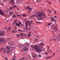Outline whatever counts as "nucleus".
Wrapping results in <instances>:
<instances>
[{
  "mask_svg": "<svg viewBox=\"0 0 60 60\" xmlns=\"http://www.w3.org/2000/svg\"><path fill=\"white\" fill-rule=\"evenodd\" d=\"M43 42H42L41 43L39 44V46L38 45H32L31 47L32 49H35L37 51V52H38L39 51H41V48L43 47Z\"/></svg>",
  "mask_w": 60,
  "mask_h": 60,
  "instance_id": "nucleus-1",
  "label": "nucleus"
},
{
  "mask_svg": "<svg viewBox=\"0 0 60 60\" xmlns=\"http://www.w3.org/2000/svg\"><path fill=\"white\" fill-rule=\"evenodd\" d=\"M34 15V16H35L36 17L37 19H38L45 18V14L42 12H39V13H37Z\"/></svg>",
  "mask_w": 60,
  "mask_h": 60,
  "instance_id": "nucleus-2",
  "label": "nucleus"
},
{
  "mask_svg": "<svg viewBox=\"0 0 60 60\" xmlns=\"http://www.w3.org/2000/svg\"><path fill=\"white\" fill-rule=\"evenodd\" d=\"M30 23V21L28 20L26 22H25L26 24V30H27L28 29L27 25H29L30 26L31 25V23Z\"/></svg>",
  "mask_w": 60,
  "mask_h": 60,
  "instance_id": "nucleus-3",
  "label": "nucleus"
},
{
  "mask_svg": "<svg viewBox=\"0 0 60 60\" xmlns=\"http://www.w3.org/2000/svg\"><path fill=\"white\" fill-rule=\"evenodd\" d=\"M52 28L53 29L55 30L56 32H57L58 31V28L56 26V25L53 26L52 27Z\"/></svg>",
  "mask_w": 60,
  "mask_h": 60,
  "instance_id": "nucleus-4",
  "label": "nucleus"
},
{
  "mask_svg": "<svg viewBox=\"0 0 60 60\" xmlns=\"http://www.w3.org/2000/svg\"><path fill=\"white\" fill-rule=\"evenodd\" d=\"M8 43L9 45H12V46L14 45V43H13V41H10Z\"/></svg>",
  "mask_w": 60,
  "mask_h": 60,
  "instance_id": "nucleus-5",
  "label": "nucleus"
},
{
  "mask_svg": "<svg viewBox=\"0 0 60 60\" xmlns=\"http://www.w3.org/2000/svg\"><path fill=\"white\" fill-rule=\"evenodd\" d=\"M4 38L3 37L1 38L0 39V43H2L3 44L4 43H1L3 41H4Z\"/></svg>",
  "mask_w": 60,
  "mask_h": 60,
  "instance_id": "nucleus-6",
  "label": "nucleus"
},
{
  "mask_svg": "<svg viewBox=\"0 0 60 60\" xmlns=\"http://www.w3.org/2000/svg\"><path fill=\"white\" fill-rule=\"evenodd\" d=\"M7 48L9 50H11L12 49V47L11 46H7Z\"/></svg>",
  "mask_w": 60,
  "mask_h": 60,
  "instance_id": "nucleus-7",
  "label": "nucleus"
},
{
  "mask_svg": "<svg viewBox=\"0 0 60 60\" xmlns=\"http://www.w3.org/2000/svg\"><path fill=\"white\" fill-rule=\"evenodd\" d=\"M24 47H29L30 46V44L28 43H25L24 44Z\"/></svg>",
  "mask_w": 60,
  "mask_h": 60,
  "instance_id": "nucleus-8",
  "label": "nucleus"
},
{
  "mask_svg": "<svg viewBox=\"0 0 60 60\" xmlns=\"http://www.w3.org/2000/svg\"><path fill=\"white\" fill-rule=\"evenodd\" d=\"M4 34V31H3L1 33V31H0V35L1 36H3V34Z\"/></svg>",
  "mask_w": 60,
  "mask_h": 60,
  "instance_id": "nucleus-9",
  "label": "nucleus"
},
{
  "mask_svg": "<svg viewBox=\"0 0 60 60\" xmlns=\"http://www.w3.org/2000/svg\"><path fill=\"white\" fill-rule=\"evenodd\" d=\"M14 4V0H10L9 4Z\"/></svg>",
  "mask_w": 60,
  "mask_h": 60,
  "instance_id": "nucleus-10",
  "label": "nucleus"
},
{
  "mask_svg": "<svg viewBox=\"0 0 60 60\" xmlns=\"http://www.w3.org/2000/svg\"><path fill=\"white\" fill-rule=\"evenodd\" d=\"M4 48H1L0 49V51H4Z\"/></svg>",
  "mask_w": 60,
  "mask_h": 60,
  "instance_id": "nucleus-11",
  "label": "nucleus"
},
{
  "mask_svg": "<svg viewBox=\"0 0 60 60\" xmlns=\"http://www.w3.org/2000/svg\"><path fill=\"white\" fill-rule=\"evenodd\" d=\"M4 11H5L6 12V13H9V12H8V11L6 9H5L4 10Z\"/></svg>",
  "mask_w": 60,
  "mask_h": 60,
  "instance_id": "nucleus-12",
  "label": "nucleus"
},
{
  "mask_svg": "<svg viewBox=\"0 0 60 60\" xmlns=\"http://www.w3.org/2000/svg\"><path fill=\"white\" fill-rule=\"evenodd\" d=\"M23 50H25V51H26L28 49L27 48H23Z\"/></svg>",
  "mask_w": 60,
  "mask_h": 60,
  "instance_id": "nucleus-13",
  "label": "nucleus"
},
{
  "mask_svg": "<svg viewBox=\"0 0 60 60\" xmlns=\"http://www.w3.org/2000/svg\"><path fill=\"white\" fill-rule=\"evenodd\" d=\"M7 52L8 53V54H10L11 53V52L10 51H7Z\"/></svg>",
  "mask_w": 60,
  "mask_h": 60,
  "instance_id": "nucleus-14",
  "label": "nucleus"
},
{
  "mask_svg": "<svg viewBox=\"0 0 60 60\" xmlns=\"http://www.w3.org/2000/svg\"><path fill=\"white\" fill-rule=\"evenodd\" d=\"M19 46L20 48H21L22 46V44H19Z\"/></svg>",
  "mask_w": 60,
  "mask_h": 60,
  "instance_id": "nucleus-15",
  "label": "nucleus"
},
{
  "mask_svg": "<svg viewBox=\"0 0 60 60\" xmlns=\"http://www.w3.org/2000/svg\"><path fill=\"white\" fill-rule=\"evenodd\" d=\"M51 20L52 21H54V20H55L54 18H51Z\"/></svg>",
  "mask_w": 60,
  "mask_h": 60,
  "instance_id": "nucleus-16",
  "label": "nucleus"
},
{
  "mask_svg": "<svg viewBox=\"0 0 60 60\" xmlns=\"http://www.w3.org/2000/svg\"><path fill=\"white\" fill-rule=\"evenodd\" d=\"M48 11H49V13H50L51 12V11H52L51 10L49 9H48Z\"/></svg>",
  "mask_w": 60,
  "mask_h": 60,
  "instance_id": "nucleus-17",
  "label": "nucleus"
},
{
  "mask_svg": "<svg viewBox=\"0 0 60 60\" xmlns=\"http://www.w3.org/2000/svg\"><path fill=\"white\" fill-rule=\"evenodd\" d=\"M33 56L34 58H36V56H35V55L34 54L33 55Z\"/></svg>",
  "mask_w": 60,
  "mask_h": 60,
  "instance_id": "nucleus-18",
  "label": "nucleus"
},
{
  "mask_svg": "<svg viewBox=\"0 0 60 60\" xmlns=\"http://www.w3.org/2000/svg\"><path fill=\"white\" fill-rule=\"evenodd\" d=\"M13 33H16L17 32V30H15L14 31H13Z\"/></svg>",
  "mask_w": 60,
  "mask_h": 60,
  "instance_id": "nucleus-19",
  "label": "nucleus"
},
{
  "mask_svg": "<svg viewBox=\"0 0 60 60\" xmlns=\"http://www.w3.org/2000/svg\"><path fill=\"white\" fill-rule=\"evenodd\" d=\"M9 14H10V15H13V13H12L11 12H9Z\"/></svg>",
  "mask_w": 60,
  "mask_h": 60,
  "instance_id": "nucleus-20",
  "label": "nucleus"
},
{
  "mask_svg": "<svg viewBox=\"0 0 60 60\" xmlns=\"http://www.w3.org/2000/svg\"><path fill=\"white\" fill-rule=\"evenodd\" d=\"M38 39L36 38L34 40V41H38Z\"/></svg>",
  "mask_w": 60,
  "mask_h": 60,
  "instance_id": "nucleus-21",
  "label": "nucleus"
},
{
  "mask_svg": "<svg viewBox=\"0 0 60 60\" xmlns=\"http://www.w3.org/2000/svg\"><path fill=\"white\" fill-rule=\"evenodd\" d=\"M28 35L29 37H30L31 36V34H30V33L29 34H29H28Z\"/></svg>",
  "mask_w": 60,
  "mask_h": 60,
  "instance_id": "nucleus-22",
  "label": "nucleus"
},
{
  "mask_svg": "<svg viewBox=\"0 0 60 60\" xmlns=\"http://www.w3.org/2000/svg\"><path fill=\"white\" fill-rule=\"evenodd\" d=\"M23 17H26L27 16L26 15H23Z\"/></svg>",
  "mask_w": 60,
  "mask_h": 60,
  "instance_id": "nucleus-23",
  "label": "nucleus"
},
{
  "mask_svg": "<svg viewBox=\"0 0 60 60\" xmlns=\"http://www.w3.org/2000/svg\"><path fill=\"white\" fill-rule=\"evenodd\" d=\"M12 17H13V18H16V17H17L16 16L14 15H13Z\"/></svg>",
  "mask_w": 60,
  "mask_h": 60,
  "instance_id": "nucleus-24",
  "label": "nucleus"
},
{
  "mask_svg": "<svg viewBox=\"0 0 60 60\" xmlns=\"http://www.w3.org/2000/svg\"><path fill=\"white\" fill-rule=\"evenodd\" d=\"M19 31H20V32H22V30H18Z\"/></svg>",
  "mask_w": 60,
  "mask_h": 60,
  "instance_id": "nucleus-25",
  "label": "nucleus"
},
{
  "mask_svg": "<svg viewBox=\"0 0 60 60\" xmlns=\"http://www.w3.org/2000/svg\"><path fill=\"white\" fill-rule=\"evenodd\" d=\"M11 28L9 27L8 28V30H11Z\"/></svg>",
  "mask_w": 60,
  "mask_h": 60,
  "instance_id": "nucleus-26",
  "label": "nucleus"
},
{
  "mask_svg": "<svg viewBox=\"0 0 60 60\" xmlns=\"http://www.w3.org/2000/svg\"><path fill=\"white\" fill-rule=\"evenodd\" d=\"M52 23H49L48 24V25L49 26V25H52Z\"/></svg>",
  "mask_w": 60,
  "mask_h": 60,
  "instance_id": "nucleus-27",
  "label": "nucleus"
},
{
  "mask_svg": "<svg viewBox=\"0 0 60 60\" xmlns=\"http://www.w3.org/2000/svg\"><path fill=\"white\" fill-rule=\"evenodd\" d=\"M21 59L22 60H24V59H25V57H23L22 58H21Z\"/></svg>",
  "mask_w": 60,
  "mask_h": 60,
  "instance_id": "nucleus-28",
  "label": "nucleus"
},
{
  "mask_svg": "<svg viewBox=\"0 0 60 60\" xmlns=\"http://www.w3.org/2000/svg\"><path fill=\"white\" fill-rule=\"evenodd\" d=\"M19 0H16V2H18V3L19 2V1H19Z\"/></svg>",
  "mask_w": 60,
  "mask_h": 60,
  "instance_id": "nucleus-29",
  "label": "nucleus"
},
{
  "mask_svg": "<svg viewBox=\"0 0 60 60\" xmlns=\"http://www.w3.org/2000/svg\"><path fill=\"white\" fill-rule=\"evenodd\" d=\"M29 11H31V10H32V8H30L29 9Z\"/></svg>",
  "mask_w": 60,
  "mask_h": 60,
  "instance_id": "nucleus-30",
  "label": "nucleus"
},
{
  "mask_svg": "<svg viewBox=\"0 0 60 60\" xmlns=\"http://www.w3.org/2000/svg\"><path fill=\"white\" fill-rule=\"evenodd\" d=\"M20 36L19 35V34H17V37H19V36Z\"/></svg>",
  "mask_w": 60,
  "mask_h": 60,
  "instance_id": "nucleus-31",
  "label": "nucleus"
},
{
  "mask_svg": "<svg viewBox=\"0 0 60 60\" xmlns=\"http://www.w3.org/2000/svg\"><path fill=\"white\" fill-rule=\"evenodd\" d=\"M27 9H29V8H30V6H28L27 7Z\"/></svg>",
  "mask_w": 60,
  "mask_h": 60,
  "instance_id": "nucleus-32",
  "label": "nucleus"
},
{
  "mask_svg": "<svg viewBox=\"0 0 60 60\" xmlns=\"http://www.w3.org/2000/svg\"><path fill=\"white\" fill-rule=\"evenodd\" d=\"M31 11L29 10V11H28V13H31Z\"/></svg>",
  "mask_w": 60,
  "mask_h": 60,
  "instance_id": "nucleus-33",
  "label": "nucleus"
},
{
  "mask_svg": "<svg viewBox=\"0 0 60 60\" xmlns=\"http://www.w3.org/2000/svg\"><path fill=\"white\" fill-rule=\"evenodd\" d=\"M4 58L5 59V60H8L7 59V58H6V57H5Z\"/></svg>",
  "mask_w": 60,
  "mask_h": 60,
  "instance_id": "nucleus-34",
  "label": "nucleus"
},
{
  "mask_svg": "<svg viewBox=\"0 0 60 60\" xmlns=\"http://www.w3.org/2000/svg\"><path fill=\"white\" fill-rule=\"evenodd\" d=\"M52 41H56V39H52Z\"/></svg>",
  "mask_w": 60,
  "mask_h": 60,
  "instance_id": "nucleus-35",
  "label": "nucleus"
},
{
  "mask_svg": "<svg viewBox=\"0 0 60 60\" xmlns=\"http://www.w3.org/2000/svg\"><path fill=\"white\" fill-rule=\"evenodd\" d=\"M38 56L39 57H41V55H38Z\"/></svg>",
  "mask_w": 60,
  "mask_h": 60,
  "instance_id": "nucleus-36",
  "label": "nucleus"
},
{
  "mask_svg": "<svg viewBox=\"0 0 60 60\" xmlns=\"http://www.w3.org/2000/svg\"><path fill=\"white\" fill-rule=\"evenodd\" d=\"M20 26L21 27H22V26H23V24L21 25Z\"/></svg>",
  "mask_w": 60,
  "mask_h": 60,
  "instance_id": "nucleus-37",
  "label": "nucleus"
},
{
  "mask_svg": "<svg viewBox=\"0 0 60 60\" xmlns=\"http://www.w3.org/2000/svg\"><path fill=\"white\" fill-rule=\"evenodd\" d=\"M12 7H11L10 8V10H12Z\"/></svg>",
  "mask_w": 60,
  "mask_h": 60,
  "instance_id": "nucleus-38",
  "label": "nucleus"
},
{
  "mask_svg": "<svg viewBox=\"0 0 60 60\" xmlns=\"http://www.w3.org/2000/svg\"><path fill=\"white\" fill-rule=\"evenodd\" d=\"M19 23L20 25H21V24H22V23H21V22H20Z\"/></svg>",
  "mask_w": 60,
  "mask_h": 60,
  "instance_id": "nucleus-39",
  "label": "nucleus"
},
{
  "mask_svg": "<svg viewBox=\"0 0 60 60\" xmlns=\"http://www.w3.org/2000/svg\"><path fill=\"white\" fill-rule=\"evenodd\" d=\"M20 24L19 23H18V27H19V26H20Z\"/></svg>",
  "mask_w": 60,
  "mask_h": 60,
  "instance_id": "nucleus-40",
  "label": "nucleus"
},
{
  "mask_svg": "<svg viewBox=\"0 0 60 60\" xmlns=\"http://www.w3.org/2000/svg\"><path fill=\"white\" fill-rule=\"evenodd\" d=\"M16 26H18V23H16Z\"/></svg>",
  "mask_w": 60,
  "mask_h": 60,
  "instance_id": "nucleus-41",
  "label": "nucleus"
},
{
  "mask_svg": "<svg viewBox=\"0 0 60 60\" xmlns=\"http://www.w3.org/2000/svg\"><path fill=\"white\" fill-rule=\"evenodd\" d=\"M33 21H31L30 22V23H33Z\"/></svg>",
  "mask_w": 60,
  "mask_h": 60,
  "instance_id": "nucleus-42",
  "label": "nucleus"
},
{
  "mask_svg": "<svg viewBox=\"0 0 60 60\" xmlns=\"http://www.w3.org/2000/svg\"><path fill=\"white\" fill-rule=\"evenodd\" d=\"M14 8H15V7H17V6H14L13 7Z\"/></svg>",
  "mask_w": 60,
  "mask_h": 60,
  "instance_id": "nucleus-43",
  "label": "nucleus"
},
{
  "mask_svg": "<svg viewBox=\"0 0 60 60\" xmlns=\"http://www.w3.org/2000/svg\"><path fill=\"white\" fill-rule=\"evenodd\" d=\"M13 56V57H14V58H15V57L16 56H15V55H14V56Z\"/></svg>",
  "mask_w": 60,
  "mask_h": 60,
  "instance_id": "nucleus-44",
  "label": "nucleus"
},
{
  "mask_svg": "<svg viewBox=\"0 0 60 60\" xmlns=\"http://www.w3.org/2000/svg\"><path fill=\"white\" fill-rule=\"evenodd\" d=\"M6 52V49H5V51H4V53H5Z\"/></svg>",
  "mask_w": 60,
  "mask_h": 60,
  "instance_id": "nucleus-45",
  "label": "nucleus"
},
{
  "mask_svg": "<svg viewBox=\"0 0 60 60\" xmlns=\"http://www.w3.org/2000/svg\"><path fill=\"white\" fill-rule=\"evenodd\" d=\"M28 28V29H29V30H30V28Z\"/></svg>",
  "mask_w": 60,
  "mask_h": 60,
  "instance_id": "nucleus-46",
  "label": "nucleus"
},
{
  "mask_svg": "<svg viewBox=\"0 0 60 60\" xmlns=\"http://www.w3.org/2000/svg\"><path fill=\"white\" fill-rule=\"evenodd\" d=\"M55 53H54L53 54V55L52 56H55Z\"/></svg>",
  "mask_w": 60,
  "mask_h": 60,
  "instance_id": "nucleus-47",
  "label": "nucleus"
},
{
  "mask_svg": "<svg viewBox=\"0 0 60 60\" xmlns=\"http://www.w3.org/2000/svg\"><path fill=\"white\" fill-rule=\"evenodd\" d=\"M54 18H56V19H57V17H56V16H54Z\"/></svg>",
  "mask_w": 60,
  "mask_h": 60,
  "instance_id": "nucleus-48",
  "label": "nucleus"
},
{
  "mask_svg": "<svg viewBox=\"0 0 60 60\" xmlns=\"http://www.w3.org/2000/svg\"><path fill=\"white\" fill-rule=\"evenodd\" d=\"M58 54H60V51H59L58 52Z\"/></svg>",
  "mask_w": 60,
  "mask_h": 60,
  "instance_id": "nucleus-49",
  "label": "nucleus"
},
{
  "mask_svg": "<svg viewBox=\"0 0 60 60\" xmlns=\"http://www.w3.org/2000/svg\"><path fill=\"white\" fill-rule=\"evenodd\" d=\"M15 22H17V21L16 20H15Z\"/></svg>",
  "mask_w": 60,
  "mask_h": 60,
  "instance_id": "nucleus-50",
  "label": "nucleus"
},
{
  "mask_svg": "<svg viewBox=\"0 0 60 60\" xmlns=\"http://www.w3.org/2000/svg\"><path fill=\"white\" fill-rule=\"evenodd\" d=\"M17 16L18 17H20V16H21V15H18Z\"/></svg>",
  "mask_w": 60,
  "mask_h": 60,
  "instance_id": "nucleus-51",
  "label": "nucleus"
},
{
  "mask_svg": "<svg viewBox=\"0 0 60 60\" xmlns=\"http://www.w3.org/2000/svg\"><path fill=\"white\" fill-rule=\"evenodd\" d=\"M25 9H27V8L26 7H25Z\"/></svg>",
  "mask_w": 60,
  "mask_h": 60,
  "instance_id": "nucleus-52",
  "label": "nucleus"
},
{
  "mask_svg": "<svg viewBox=\"0 0 60 60\" xmlns=\"http://www.w3.org/2000/svg\"><path fill=\"white\" fill-rule=\"evenodd\" d=\"M20 34V35H22V36L23 35V34H22V33H21Z\"/></svg>",
  "mask_w": 60,
  "mask_h": 60,
  "instance_id": "nucleus-53",
  "label": "nucleus"
},
{
  "mask_svg": "<svg viewBox=\"0 0 60 60\" xmlns=\"http://www.w3.org/2000/svg\"><path fill=\"white\" fill-rule=\"evenodd\" d=\"M12 60H15V59L14 58H13L12 59Z\"/></svg>",
  "mask_w": 60,
  "mask_h": 60,
  "instance_id": "nucleus-54",
  "label": "nucleus"
},
{
  "mask_svg": "<svg viewBox=\"0 0 60 60\" xmlns=\"http://www.w3.org/2000/svg\"><path fill=\"white\" fill-rule=\"evenodd\" d=\"M23 32H25V30H24L23 31Z\"/></svg>",
  "mask_w": 60,
  "mask_h": 60,
  "instance_id": "nucleus-55",
  "label": "nucleus"
},
{
  "mask_svg": "<svg viewBox=\"0 0 60 60\" xmlns=\"http://www.w3.org/2000/svg\"><path fill=\"white\" fill-rule=\"evenodd\" d=\"M8 11H10V9H9L8 10Z\"/></svg>",
  "mask_w": 60,
  "mask_h": 60,
  "instance_id": "nucleus-56",
  "label": "nucleus"
},
{
  "mask_svg": "<svg viewBox=\"0 0 60 60\" xmlns=\"http://www.w3.org/2000/svg\"><path fill=\"white\" fill-rule=\"evenodd\" d=\"M7 27V26H6V27L5 28V29H6Z\"/></svg>",
  "mask_w": 60,
  "mask_h": 60,
  "instance_id": "nucleus-57",
  "label": "nucleus"
},
{
  "mask_svg": "<svg viewBox=\"0 0 60 60\" xmlns=\"http://www.w3.org/2000/svg\"><path fill=\"white\" fill-rule=\"evenodd\" d=\"M24 20L25 22H26V19H25Z\"/></svg>",
  "mask_w": 60,
  "mask_h": 60,
  "instance_id": "nucleus-58",
  "label": "nucleus"
},
{
  "mask_svg": "<svg viewBox=\"0 0 60 60\" xmlns=\"http://www.w3.org/2000/svg\"><path fill=\"white\" fill-rule=\"evenodd\" d=\"M49 3L50 4H51V3H50V2H49Z\"/></svg>",
  "mask_w": 60,
  "mask_h": 60,
  "instance_id": "nucleus-59",
  "label": "nucleus"
},
{
  "mask_svg": "<svg viewBox=\"0 0 60 60\" xmlns=\"http://www.w3.org/2000/svg\"><path fill=\"white\" fill-rule=\"evenodd\" d=\"M41 23V22H38V23Z\"/></svg>",
  "mask_w": 60,
  "mask_h": 60,
  "instance_id": "nucleus-60",
  "label": "nucleus"
},
{
  "mask_svg": "<svg viewBox=\"0 0 60 60\" xmlns=\"http://www.w3.org/2000/svg\"><path fill=\"white\" fill-rule=\"evenodd\" d=\"M55 11V14H56V11Z\"/></svg>",
  "mask_w": 60,
  "mask_h": 60,
  "instance_id": "nucleus-61",
  "label": "nucleus"
},
{
  "mask_svg": "<svg viewBox=\"0 0 60 60\" xmlns=\"http://www.w3.org/2000/svg\"><path fill=\"white\" fill-rule=\"evenodd\" d=\"M17 16H18V13H17Z\"/></svg>",
  "mask_w": 60,
  "mask_h": 60,
  "instance_id": "nucleus-62",
  "label": "nucleus"
},
{
  "mask_svg": "<svg viewBox=\"0 0 60 60\" xmlns=\"http://www.w3.org/2000/svg\"><path fill=\"white\" fill-rule=\"evenodd\" d=\"M15 28H17V27H16V26H15Z\"/></svg>",
  "mask_w": 60,
  "mask_h": 60,
  "instance_id": "nucleus-63",
  "label": "nucleus"
},
{
  "mask_svg": "<svg viewBox=\"0 0 60 60\" xmlns=\"http://www.w3.org/2000/svg\"><path fill=\"white\" fill-rule=\"evenodd\" d=\"M19 60H22L21 59H19Z\"/></svg>",
  "mask_w": 60,
  "mask_h": 60,
  "instance_id": "nucleus-64",
  "label": "nucleus"
}]
</instances>
